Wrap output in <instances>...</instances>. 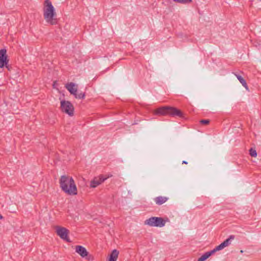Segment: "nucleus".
<instances>
[{
	"instance_id": "2",
	"label": "nucleus",
	"mask_w": 261,
	"mask_h": 261,
	"mask_svg": "<svg viewBox=\"0 0 261 261\" xmlns=\"http://www.w3.org/2000/svg\"><path fill=\"white\" fill-rule=\"evenodd\" d=\"M45 5L43 9V16L45 20L51 25L56 24L57 23V20L55 18L56 13L53 5L49 0H45Z\"/></svg>"
},
{
	"instance_id": "22",
	"label": "nucleus",
	"mask_w": 261,
	"mask_h": 261,
	"mask_svg": "<svg viewBox=\"0 0 261 261\" xmlns=\"http://www.w3.org/2000/svg\"><path fill=\"white\" fill-rule=\"evenodd\" d=\"M182 164H188V162L186 161H183L182 162Z\"/></svg>"
},
{
	"instance_id": "14",
	"label": "nucleus",
	"mask_w": 261,
	"mask_h": 261,
	"mask_svg": "<svg viewBox=\"0 0 261 261\" xmlns=\"http://www.w3.org/2000/svg\"><path fill=\"white\" fill-rule=\"evenodd\" d=\"M234 239V236L233 235H231L229 237V238L228 239H227L223 242H222L223 244H224L225 247L229 246L230 244V242L232 240H233Z\"/></svg>"
},
{
	"instance_id": "3",
	"label": "nucleus",
	"mask_w": 261,
	"mask_h": 261,
	"mask_svg": "<svg viewBox=\"0 0 261 261\" xmlns=\"http://www.w3.org/2000/svg\"><path fill=\"white\" fill-rule=\"evenodd\" d=\"M154 114L159 115H169L171 117H184V114L178 109L169 106L160 107L155 110Z\"/></svg>"
},
{
	"instance_id": "9",
	"label": "nucleus",
	"mask_w": 261,
	"mask_h": 261,
	"mask_svg": "<svg viewBox=\"0 0 261 261\" xmlns=\"http://www.w3.org/2000/svg\"><path fill=\"white\" fill-rule=\"evenodd\" d=\"M75 251L82 257H85L88 256V252L86 248L82 246H76L75 247Z\"/></svg>"
},
{
	"instance_id": "7",
	"label": "nucleus",
	"mask_w": 261,
	"mask_h": 261,
	"mask_svg": "<svg viewBox=\"0 0 261 261\" xmlns=\"http://www.w3.org/2000/svg\"><path fill=\"white\" fill-rule=\"evenodd\" d=\"M6 53L5 48L0 49V68H3L8 64L9 60Z\"/></svg>"
},
{
	"instance_id": "11",
	"label": "nucleus",
	"mask_w": 261,
	"mask_h": 261,
	"mask_svg": "<svg viewBox=\"0 0 261 261\" xmlns=\"http://www.w3.org/2000/svg\"><path fill=\"white\" fill-rule=\"evenodd\" d=\"M169 198L165 196H159L155 197L153 199V201L156 204L161 205L168 201Z\"/></svg>"
},
{
	"instance_id": "15",
	"label": "nucleus",
	"mask_w": 261,
	"mask_h": 261,
	"mask_svg": "<svg viewBox=\"0 0 261 261\" xmlns=\"http://www.w3.org/2000/svg\"><path fill=\"white\" fill-rule=\"evenodd\" d=\"M210 257L207 252H205L198 259L197 261H205L206 259H207Z\"/></svg>"
},
{
	"instance_id": "5",
	"label": "nucleus",
	"mask_w": 261,
	"mask_h": 261,
	"mask_svg": "<svg viewBox=\"0 0 261 261\" xmlns=\"http://www.w3.org/2000/svg\"><path fill=\"white\" fill-rule=\"evenodd\" d=\"M61 110L69 116L73 115L74 108L72 103L69 101L62 100L61 101Z\"/></svg>"
},
{
	"instance_id": "23",
	"label": "nucleus",
	"mask_w": 261,
	"mask_h": 261,
	"mask_svg": "<svg viewBox=\"0 0 261 261\" xmlns=\"http://www.w3.org/2000/svg\"><path fill=\"white\" fill-rule=\"evenodd\" d=\"M3 218V216L1 215H0V220L2 219Z\"/></svg>"
},
{
	"instance_id": "6",
	"label": "nucleus",
	"mask_w": 261,
	"mask_h": 261,
	"mask_svg": "<svg viewBox=\"0 0 261 261\" xmlns=\"http://www.w3.org/2000/svg\"><path fill=\"white\" fill-rule=\"evenodd\" d=\"M56 233L62 239L65 240L67 242H70L68 237L69 230L67 228L57 226H56Z\"/></svg>"
},
{
	"instance_id": "17",
	"label": "nucleus",
	"mask_w": 261,
	"mask_h": 261,
	"mask_svg": "<svg viewBox=\"0 0 261 261\" xmlns=\"http://www.w3.org/2000/svg\"><path fill=\"white\" fill-rule=\"evenodd\" d=\"M249 154L252 157H256L257 156L256 150L252 148L249 149Z\"/></svg>"
},
{
	"instance_id": "19",
	"label": "nucleus",
	"mask_w": 261,
	"mask_h": 261,
	"mask_svg": "<svg viewBox=\"0 0 261 261\" xmlns=\"http://www.w3.org/2000/svg\"><path fill=\"white\" fill-rule=\"evenodd\" d=\"M200 122L202 124L206 125L209 123L210 121H209V120H207V119H204V120H200Z\"/></svg>"
},
{
	"instance_id": "13",
	"label": "nucleus",
	"mask_w": 261,
	"mask_h": 261,
	"mask_svg": "<svg viewBox=\"0 0 261 261\" xmlns=\"http://www.w3.org/2000/svg\"><path fill=\"white\" fill-rule=\"evenodd\" d=\"M119 254V251H117L116 249H114L111 252L110 257H109V261H116L118 256Z\"/></svg>"
},
{
	"instance_id": "21",
	"label": "nucleus",
	"mask_w": 261,
	"mask_h": 261,
	"mask_svg": "<svg viewBox=\"0 0 261 261\" xmlns=\"http://www.w3.org/2000/svg\"><path fill=\"white\" fill-rule=\"evenodd\" d=\"M5 66L8 69V70H10V67H9L8 64L6 66Z\"/></svg>"
},
{
	"instance_id": "1",
	"label": "nucleus",
	"mask_w": 261,
	"mask_h": 261,
	"mask_svg": "<svg viewBox=\"0 0 261 261\" xmlns=\"http://www.w3.org/2000/svg\"><path fill=\"white\" fill-rule=\"evenodd\" d=\"M60 185L61 189L69 195L77 194V188L72 177L65 175L61 176L60 179Z\"/></svg>"
},
{
	"instance_id": "18",
	"label": "nucleus",
	"mask_w": 261,
	"mask_h": 261,
	"mask_svg": "<svg viewBox=\"0 0 261 261\" xmlns=\"http://www.w3.org/2000/svg\"><path fill=\"white\" fill-rule=\"evenodd\" d=\"M225 247L224 246V244H223L222 243H221L219 245L216 246L215 247L216 249L217 250V251H219V250H222V249H223Z\"/></svg>"
},
{
	"instance_id": "16",
	"label": "nucleus",
	"mask_w": 261,
	"mask_h": 261,
	"mask_svg": "<svg viewBox=\"0 0 261 261\" xmlns=\"http://www.w3.org/2000/svg\"><path fill=\"white\" fill-rule=\"evenodd\" d=\"M74 96L76 98L84 99L85 97V93L81 92L79 93V94H77V93H76V94L74 95Z\"/></svg>"
},
{
	"instance_id": "4",
	"label": "nucleus",
	"mask_w": 261,
	"mask_h": 261,
	"mask_svg": "<svg viewBox=\"0 0 261 261\" xmlns=\"http://www.w3.org/2000/svg\"><path fill=\"white\" fill-rule=\"evenodd\" d=\"M166 221L162 217H151L144 221V224L151 227H162Z\"/></svg>"
},
{
	"instance_id": "20",
	"label": "nucleus",
	"mask_w": 261,
	"mask_h": 261,
	"mask_svg": "<svg viewBox=\"0 0 261 261\" xmlns=\"http://www.w3.org/2000/svg\"><path fill=\"white\" fill-rule=\"evenodd\" d=\"M217 251V250L215 248L214 249L211 250L210 251H207V252L208 254L209 255V256H210L212 255H213V254H214Z\"/></svg>"
},
{
	"instance_id": "12",
	"label": "nucleus",
	"mask_w": 261,
	"mask_h": 261,
	"mask_svg": "<svg viewBox=\"0 0 261 261\" xmlns=\"http://www.w3.org/2000/svg\"><path fill=\"white\" fill-rule=\"evenodd\" d=\"M236 77L238 79V80L239 81V82L242 84L243 86L245 88V89L247 90H248V87L247 86V83L246 81L244 79L243 77H242L241 75L237 74L234 73Z\"/></svg>"
},
{
	"instance_id": "8",
	"label": "nucleus",
	"mask_w": 261,
	"mask_h": 261,
	"mask_svg": "<svg viewBox=\"0 0 261 261\" xmlns=\"http://www.w3.org/2000/svg\"><path fill=\"white\" fill-rule=\"evenodd\" d=\"M107 177H104L102 175H99L98 177L94 178V179L90 182V187L96 188L103 182H104Z\"/></svg>"
},
{
	"instance_id": "10",
	"label": "nucleus",
	"mask_w": 261,
	"mask_h": 261,
	"mask_svg": "<svg viewBox=\"0 0 261 261\" xmlns=\"http://www.w3.org/2000/svg\"><path fill=\"white\" fill-rule=\"evenodd\" d=\"M75 84L71 82L66 84L65 88L69 91L71 94L74 95L77 92V88H75Z\"/></svg>"
}]
</instances>
